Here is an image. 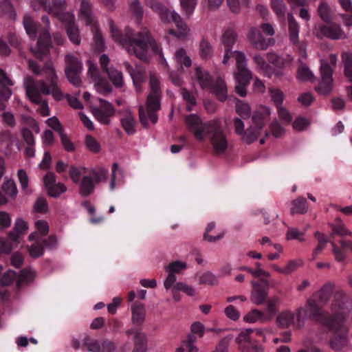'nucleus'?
Instances as JSON below:
<instances>
[{
    "label": "nucleus",
    "instance_id": "nucleus-6",
    "mask_svg": "<svg viewBox=\"0 0 352 352\" xmlns=\"http://www.w3.org/2000/svg\"><path fill=\"white\" fill-rule=\"evenodd\" d=\"M23 23L27 34L33 40L30 47L32 54L36 58L43 59L44 58V40L41 26L38 25L28 14L24 15Z\"/></svg>",
    "mask_w": 352,
    "mask_h": 352
},
{
    "label": "nucleus",
    "instance_id": "nucleus-41",
    "mask_svg": "<svg viewBox=\"0 0 352 352\" xmlns=\"http://www.w3.org/2000/svg\"><path fill=\"white\" fill-rule=\"evenodd\" d=\"M0 10L8 18L15 20L16 12L13 4L9 0H3L0 2Z\"/></svg>",
    "mask_w": 352,
    "mask_h": 352
},
{
    "label": "nucleus",
    "instance_id": "nucleus-45",
    "mask_svg": "<svg viewBox=\"0 0 352 352\" xmlns=\"http://www.w3.org/2000/svg\"><path fill=\"white\" fill-rule=\"evenodd\" d=\"M106 73L110 80L116 87H121L122 86L123 75L120 71L113 67H110L109 70H107Z\"/></svg>",
    "mask_w": 352,
    "mask_h": 352
},
{
    "label": "nucleus",
    "instance_id": "nucleus-60",
    "mask_svg": "<svg viewBox=\"0 0 352 352\" xmlns=\"http://www.w3.org/2000/svg\"><path fill=\"white\" fill-rule=\"evenodd\" d=\"M182 10L187 17H190L197 6V0H179Z\"/></svg>",
    "mask_w": 352,
    "mask_h": 352
},
{
    "label": "nucleus",
    "instance_id": "nucleus-35",
    "mask_svg": "<svg viewBox=\"0 0 352 352\" xmlns=\"http://www.w3.org/2000/svg\"><path fill=\"white\" fill-rule=\"evenodd\" d=\"M121 124L129 135H132L135 131L136 121L130 112L126 113L124 117L120 120Z\"/></svg>",
    "mask_w": 352,
    "mask_h": 352
},
{
    "label": "nucleus",
    "instance_id": "nucleus-30",
    "mask_svg": "<svg viewBox=\"0 0 352 352\" xmlns=\"http://www.w3.org/2000/svg\"><path fill=\"white\" fill-rule=\"evenodd\" d=\"M36 277V272L32 268H26L21 271L16 278L18 287L30 283Z\"/></svg>",
    "mask_w": 352,
    "mask_h": 352
},
{
    "label": "nucleus",
    "instance_id": "nucleus-54",
    "mask_svg": "<svg viewBox=\"0 0 352 352\" xmlns=\"http://www.w3.org/2000/svg\"><path fill=\"white\" fill-rule=\"evenodd\" d=\"M94 86L97 91L100 94L106 95L110 94L112 91V88L108 81L103 78H100L94 82Z\"/></svg>",
    "mask_w": 352,
    "mask_h": 352
},
{
    "label": "nucleus",
    "instance_id": "nucleus-47",
    "mask_svg": "<svg viewBox=\"0 0 352 352\" xmlns=\"http://www.w3.org/2000/svg\"><path fill=\"white\" fill-rule=\"evenodd\" d=\"M93 181L98 184L102 182H106L108 177V170L104 167L100 166L90 171Z\"/></svg>",
    "mask_w": 352,
    "mask_h": 352
},
{
    "label": "nucleus",
    "instance_id": "nucleus-31",
    "mask_svg": "<svg viewBox=\"0 0 352 352\" xmlns=\"http://www.w3.org/2000/svg\"><path fill=\"white\" fill-rule=\"evenodd\" d=\"M318 13L321 19L324 22L331 21L334 16L333 10L325 0L321 1L318 5Z\"/></svg>",
    "mask_w": 352,
    "mask_h": 352
},
{
    "label": "nucleus",
    "instance_id": "nucleus-49",
    "mask_svg": "<svg viewBox=\"0 0 352 352\" xmlns=\"http://www.w3.org/2000/svg\"><path fill=\"white\" fill-rule=\"evenodd\" d=\"M267 58L270 63L279 68H283L289 65L290 63L289 60L283 59L282 57L278 56L274 52L267 53Z\"/></svg>",
    "mask_w": 352,
    "mask_h": 352
},
{
    "label": "nucleus",
    "instance_id": "nucleus-3",
    "mask_svg": "<svg viewBox=\"0 0 352 352\" xmlns=\"http://www.w3.org/2000/svg\"><path fill=\"white\" fill-rule=\"evenodd\" d=\"M160 76L155 73H151L149 76V85L151 92L148 94L145 106L139 107V118L144 127L147 128L149 122L156 124L158 120L157 111L160 109V98L161 88Z\"/></svg>",
    "mask_w": 352,
    "mask_h": 352
},
{
    "label": "nucleus",
    "instance_id": "nucleus-10",
    "mask_svg": "<svg viewBox=\"0 0 352 352\" xmlns=\"http://www.w3.org/2000/svg\"><path fill=\"white\" fill-rule=\"evenodd\" d=\"M233 126L235 133L240 137L241 141L245 144H251L261 135L262 130L261 126H250L245 129L243 122L239 118L233 120Z\"/></svg>",
    "mask_w": 352,
    "mask_h": 352
},
{
    "label": "nucleus",
    "instance_id": "nucleus-21",
    "mask_svg": "<svg viewBox=\"0 0 352 352\" xmlns=\"http://www.w3.org/2000/svg\"><path fill=\"white\" fill-rule=\"evenodd\" d=\"M78 16L86 25H92L96 23L90 0H80Z\"/></svg>",
    "mask_w": 352,
    "mask_h": 352
},
{
    "label": "nucleus",
    "instance_id": "nucleus-59",
    "mask_svg": "<svg viewBox=\"0 0 352 352\" xmlns=\"http://www.w3.org/2000/svg\"><path fill=\"white\" fill-rule=\"evenodd\" d=\"M230 10L234 13H239L243 7H248L249 0H227Z\"/></svg>",
    "mask_w": 352,
    "mask_h": 352
},
{
    "label": "nucleus",
    "instance_id": "nucleus-2",
    "mask_svg": "<svg viewBox=\"0 0 352 352\" xmlns=\"http://www.w3.org/2000/svg\"><path fill=\"white\" fill-rule=\"evenodd\" d=\"M107 24L113 40L122 45L130 55H134L140 60L145 61L147 60L148 45H151L155 52L160 53L162 63L167 65L160 47L153 41L146 28L135 33L131 28L126 27L123 35L111 19H108Z\"/></svg>",
    "mask_w": 352,
    "mask_h": 352
},
{
    "label": "nucleus",
    "instance_id": "nucleus-44",
    "mask_svg": "<svg viewBox=\"0 0 352 352\" xmlns=\"http://www.w3.org/2000/svg\"><path fill=\"white\" fill-rule=\"evenodd\" d=\"M315 237L317 239L318 241V244L317 247L314 250L312 253V260L316 259L318 255L324 250L327 243H328V240L327 236L320 232H316L314 233Z\"/></svg>",
    "mask_w": 352,
    "mask_h": 352
},
{
    "label": "nucleus",
    "instance_id": "nucleus-5",
    "mask_svg": "<svg viewBox=\"0 0 352 352\" xmlns=\"http://www.w3.org/2000/svg\"><path fill=\"white\" fill-rule=\"evenodd\" d=\"M234 57L236 67V72L234 73L235 91L239 96L245 97L247 94L246 87L252 78V74L247 67L246 56L243 52L234 51Z\"/></svg>",
    "mask_w": 352,
    "mask_h": 352
},
{
    "label": "nucleus",
    "instance_id": "nucleus-29",
    "mask_svg": "<svg viewBox=\"0 0 352 352\" xmlns=\"http://www.w3.org/2000/svg\"><path fill=\"white\" fill-rule=\"evenodd\" d=\"M19 245V243L12 240L9 233L6 236H0V252L2 254H10Z\"/></svg>",
    "mask_w": 352,
    "mask_h": 352
},
{
    "label": "nucleus",
    "instance_id": "nucleus-58",
    "mask_svg": "<svg viewBox=\"0 0 352 352\" xmlns=\"http://www.w3.org/2000/svg\"><path fill=\"white\" fill-rule=\"evenodd\" d=\"M177 29L178 33L177 37L180 39H184L190 34V29L186 25V24L182 21L181 16H179V20H177L175 22Z\"/></svg>",
    "mask_w": 352,
    "mask_h": 352
},
{
    "label": "nucleus",
    "instance_id": "nucleus-57",
    "mask_svg": "<svg viewBox=\"0 0 352 352\" xmlns=\"http://www.w3.org/2000/svg\"><path fill=\"white\" fill-rule=\"evenodd\" d=\"M331 245L332 247V253L334 255L336 261L338 262H342L346 258V253L345 250L346 248H343L340 245V247H338L335 242L331 241Z\"/></svg>",
    "mask_w": 352,
    "mask_h": 352
},
{
    "label": "nucleus",
    "instance_id": "nucleus-8",
    "mask_svg": "<svg viewBox=\"0 0 352 352\" xmlns=\"http://www.w3.org/2000/svg\"><path fill=\"white\" fill-rule=\"evenodd\" d=\"M313 34L318 38L331 40H344L348 38V34L338 23H331L327 25H318L314 28Z\"/></svg>",
    "mask_w": 352,
    "mask_h": 352
},
{
    "label": "nucleus",
    "instance_id": "nucleus-24",
    "mask_svg": "<svg viewBox=\"0 0 352 352\" xmlns=\"http://www.w3.org/2000/svg\"><path fill=\"white\" fill-rule=\"evenodd\" d=\"M12 85V81L8 78L3 70L0 69V109L5 108L3 101L8 100L12 92L9 87Z\"/></svg>",
    "mask_w": 352,
    "mask_h": 352
},
{
    "label": "nucleus",
    "instance_id": "nucleus-14",
    "mask_svg": "<svg viewBox=\"0 0 352 352\" xmlns=\"http://www.w3.org/2000/svg\"><path fill=\"white\" fill-rule=\"evenodd\" d=\"M287 19L289 41L298 47L300 56L302 58H306V45L302 42L299 43L298 41L300 26L292 13L287 14Z\"/></svg>",
    "mask_w": 352,
    "mask_h": 352
},
{
    "label": "nucleus",
    "instance_id": "nucleus-39",
    "mask_svg": "<svg viewBox=\"0 0 352 352\" xmlns=\"http://www.w3.org/2000/svg\"><path fill=\"white\" fill-rule=\"evenodd\" d=\"M175 62L181 67H189L192 64L190 58L187 55L186 50L183 48L177 50L174 55Z\"/></svg>",
    "mask_w": 352,
    "mask_h": 352
},
{
    "label": "nucleus",
    "instance_id": "nucleus-40",
    "mask_svg": "<svg viewBox=\"0 0 352 352\" xmlns=\"http://www.w3.org/2000/svg\"><path fill=\"white\" fill-rule=\"evenodd\" d=\"M197 338L195 336L188 335L187 339L183 342L182 346L176 349V352H197L198 349L194 344Z\"/></svg>",
    "mask_w": 352,
    "mask_h": 352
},
{
    "label": "nucleus",
    "instance_id": "nucleus-1",
    "mask_svg": "<svg viewBox=\"0 0 352 352\" xmlns=\"http://www.w3.org/2000/svg\"><path fill=\"white\" fill-rule=\"evenodd\" d=\"M311 317L334 331L329 344L335 351H340L349 343L348 329L344 321L348 316L351 302L342 291H337L331 305V317L319 308L314 300L308 301Z\"/></svg>",
    "mask_w": 352,
    "mask_h": 352
},
{
    "label": "nucleus",
    "instance_id": "nucleus-32",
    "mask_svg": "<svg viewBox=\"0 0 352 352\" xmlns=\"http://www.w3.org/2000/svg\"><path fill=\"white\" fill-rule=\"evenodd\" d=\"M214 53V49L211 43L206 39L202 38L199 45V54L201 59H210Z\"/></svg>",
    "mask_w": 352,
    "mask_h": 352
},
{
    "label": "nucleus",
    "instance_id": "nucleus-56",
    "mask_svg": "<svg viewBox=\"0 0 352 352\" xmlns=\"http://www.w3.org/2000/svg\"><path fill=\"white\" fill-rule=\"evenodd\" d=\"M297 77L302 81H311L314 78L313 73L305 65H301L298 67Z\"/></svg>",
    "mask_w": 352,
    "mask_h": 352
},
{
    "label": "nucleus",
    "instance_id": "nucleus-52",
    "mask_svg": "<svg viewBox=\"0 0 352 352\" xmlns=\"http://www.w3.org/2000/svg\"><path fill=\"white\" fill-rule=\"evenodd\" d=\"M91 27V31L94 34V42L95 47L98 51H102L104 48L102 36L100 32L99 28L96 25H90Z\"/></svg>",
    "mask_w": 352,
    "mask_h": 352
},
{
    "label": "nucleus",
    "instance_id": "nucleus-22",
    "mask_svg": "<svg viewBox=\"0 0 352 352\" xmlns=\"http://www.w3.org/2000/svg\"><path fill=\"white\" fill-rule=\"evenodd\" d=\"M333 284L331 283H326L320 290L314 294V297L315 299H311V300H314L318 307H320L318 303L321 305L326 304L333 293ZM309 300H310V299L307 300V305H308ZM319 308L321 309L320 307ZM307 310L309 313V318L314 319L311 317V312L309 306H307Z\"/></svg>",
    "mask_w": 352,
    "mask_h": 352
},
{
    "label": "nucleus",
    "instance_id": "nucleus-42",
    "mask_svg": "<svg viewBox=\"0 0 352 352\" xmlns=\"http://www.w3.org/2000/svg\"><path fill=\"white\" fill-rule=\"evenodd\" d=\"M94 190V184L91 177L85 176L82 177L80 186V193L82 196H88L93 192Z\"/></svg>",
    "mask_w": 352,
    "mask_h": 352
},
{
    "label": "nucleus",
    "instance_id": "nucleus-12",
    "mask_svg": "<svg viewBox=\"0 0 352 352\" xmlns=\"http://www.w3.org/2000/svg\"><path fill=\"white\" fill-rule=\"evenodd\" d=\"M210 134L211 135L210 143L214 153L217 155L226 153L228 147V142L223 133L220 120H219Z\"/></svg>",
    "mask_w": 352,
    "mask_h": 352
},
{
    "label": "nucleus",
    "instance_id": "nucleus-28",
    "mask_svg": "<svg viewBox=\"0 0 352 352\" xmlns=\"http://www.w3.org/2000/svg\"><path fill=\"white\" fill-rule=\"evenodd\" d=\"M270 114V109L267 107L261 106L258 107L252 116L254 125L261 126L262 130L266 122L269 120Z\"/></svg>",
    "mask_w": 352,
    "mask_h": 352
},
{
    "label": "nucleus",
    "instance_id": "nucleus-61",
    "mask_svg": "<svg viewBox=\"0 0 352 352\" xmlns=\"http://www.w3.org/2000/svg\"><path fill=\"white\" fill-rule=\"evenodd\" d=\"M180 95L182 98L188 104V110L191 111L192 108L190 106H195L197 104L196 98L192 93L187 90L186 88H182L180 89Z\"/></svg>",
    "mask_w": 352,
    "mask_h": 352
},
{
    "label": "nucleus",
    "instance_id": "nucleus-11",
    "mask_svg": "<svg viewBox=\"0 0 352 352\" xmlns=\"http://www.w3.org/2000/svg\"><path fill=\"white\" fill-rule=\"evenodd\" d=\"M51 94L56 100L63 99V93L58 87V78L53 62L45 63V95Z\"/></svg>",
    "mask_w": 352,
    "mask_h": 352
},
{
    "label": "nucleus",
    "instance_id": "nucleus-36",
    "mask_svg": "<svg viewBox=\"0 0 352 352\" xmlns=\"http://www.w3.org/2000/svg\"><path fill=\"white\" fill-rule=\"evenodd\" d=\"M292 208H291V214H305L308 210V204L307 200L300 197L296 199H294L292 202Z\"/></svg>",
    "mask_w": 352,
    "mask_h": 352
},
{
    "label": "nucleus",
    "instance_id": "nucleus-50",
    "mask_svg": "<svg viewBox=\"0 0 352 352\" xmlns=\"http://www.w3.org/2000/svg\"><path fill=\"white\" fill-rule=\"evenodd\" d=\"M160 20L164 23H170L175 22L179 19V14L175 11H170L168 8H165L159 15Z\"/></svg>",
    "mask_w": 352,
    "mask_h": 352
},
{
    "label": "nucleus",
    "instance_id": "nucleus-17",
    "mask_svg": "<svg viewBox=\"0 0 352 352\" xmlns=\"http://www.w3.org/2000/svg\"><path fill=\"white\" fill-rule=\"evenodd\" d=\"M26 94L30 100L34 104H41L44 94V82L27 78L25 81Z\"/></svg>",
    "mask_w": 352,
    "mask_h": 352
},
{
    "label": "nucleus",
    "instance_id": "nucleus-25",
    "mask_svg": "<svg viewBox=\"0 0 352 352\" xmlns=\"http://www.w3.org/2000/svg\"><path fill=\"white\" fill-rule=\"evenodd\" d=\"M28 229V223L23 218L18 217L14 221L12 230L8 233L14 241L20 243V238L27 233Z\"/></svg>",
    "mask_w": 352,
    "mask_h": 352
},
{
    "label": "nucleus",
    "instance_id": "nucleus-51",
    "mask_svg": "<svg viewBox=\"0 0 352 352\" xmlns=\"http://www.w3.org/2000/svg\"><path fill=\"white\" fill-rule=\"evenodd\" d=\"M67 36L71 42L75 45H80V31L76 24L66 28Z\"/></svg>",
    "mask_w": 352,
    "mask_h": 352
},
{
    "label": "nucleus",
    "instance_id": "nucleus-7",
    "mask_svg": "<svg viewBox=\"0 0 352 352\" xmlns=\"http://www.w3.org/2000/svg\"><path fill=\"white\" fill-rule=\"evenodd\" d=\"M218 122L219 120L204 122L197 114H190L185 118L187 129L199 142L205 140Z\"/></svg>",
    "mask_w": 352,
    "mask_h": 352
},
{
    "label": "nucleus",
    "instance_id": "nucleus-64",
    "mask_svg": "<svg viewBox=\"0 0 352 352\" xmlns=\"http://www.w3.org/2000/svg\"><path fill=\"white\" fill-rule=\"evenodd\" d=\"M332 233L331 235L338 234L340 236H344L346 235H350L352 236V232H351L346 226L342 222L340 221L338 224L333 225L331 226Z\"/></svg>",
    "mask_w": 352,
    "mask_h": 352
},
{
    "label": "nucleus",
    "instance_id": "nucleus-46",
    "mask_svg": "<svg viewBox=\"0 0 352 352\" xmlns=\"http://www.w3.org/2000/svg\"><path fill=\"white\" fill-rule=\"evenodd\" d=\"M254 331L252 329H247L241 331L236 338V342L239 344V349L241 351L243 346H246L253 340L251 337V333Z\"/></svg>",
    "mask_w": 352,
    "mask_h": 352
},
{
    "label": "nucleus",
    "instance_id": "nucleus-27",
    "mask_svg": "<svg viewBox=\"0 0 352 352\" xmlns=\"http://www.w3.org/2000/svg\"><path fill=\"white\" fill-rule=\"evenodd\" d=\"M131 322L134 325H142L145 320L146 309L144 305L139 302H135L131 307Z\"/></svg>",
    "mask_w": 352,
    "mask_h": 352
},
{
    "label": "nucleus",
    "instance_id": "nucleus-19",
    "mask_svg": "<svg viewBox=\"0 0 352 352\" xmlns=\"http://www.w3.org/2000/svg\"><path fill=\"white\" fill-rule=\"evenodd\" d=\"M67 187L61 182H56V177L54 173L47 172L45 173V191L48 196L57 198L61 194L65 192Z\"/></svg>",
    "mask_w": 352,
    "mask_h": 352
},
{
    "label": "nucleus",
    "instance_id": "nucleus-34",
    "mask_svg": "<svg viewBox=\"0 0 352 352\" xmlns=\"http://www.w3.org/2000/svg\"><path fill=\"white\" fill-rule=\"evenodd\" d=\"M65 72H81L82 63L74 55L67 54L65 56Z\"/></svg>",
    "mask_w": 352,
    "mask_h": 352
},
{
    "label": "nucleus",
    "instance_id": "nucleus-26",
    "mask_svg": "<svg viewBox=\"0 0 352 352\" xmlns=\"http://www.w3.org/2000/svg\"><path fill=\"white\" fill-rule=\"evenodd\" d=\"M252 289L250 295L251 302L256 305H261L265 302L268 297V291L256 282H251Z\"/></svg>",
    "mask_w": 352,
    "mask_h": 352
},
{
    "label": "nucleus",
    "instance_id": "nucleus-55",
    "mask_svg": "<svg viewBox=\"0 0 352 352\" xmlns=\"http://www.w3.org/2000/svg\"><path fill=\"white\" fill-rule=\"evenodd\" d=\"M17 177L22 190L25 194H30L32 191L28 188L29 179L25 170L23 169H19L17 173Z\"/></svg>",
    "mask_w": 352,
    "mask_h": 352
},
{
    "label": "nucleus",
    "instance_id": "nucleus-53",
    "mask_svg": "<svg viewBox=\"0 0 352 352\" xmlns=\"http://www.w3.org/2000/svg\"><path fill=\"white\" fill-rule=\"evenodd\" d=\"M186 263L181 261H175L166 265L165 267V270L166 272H170L175 274L181 273L183 270H186Z\"/></svg>",
    "mask_w": 352,
    "mask_h": 352
},
{
    "label": "nucleus",
    "instance_id": "nucleus-15",
    "mask_svg": "<svg viewBox=\"0 0 352 352\" xmlns=\"http://www.w3.org/2000/svg\"><path fill=\"white\" fill-rule=\"evenodd\" d=\"M332 68L324 60L321 61V80L316 90L322 95L329 94L333 88Z\"/></svg>",
    "mask_w": 352,
    "mask_h": 352
},
{
    "label": "nucleus",
    "instance_id": "nucleus-9",
    "mask_svg": "<svg viewBox=\"0 0 352 352\" xmlns=\"http://www.w3.org/2000/svg\"><path fill=\"white\" fill-rule=\"evenodd\" d=\"M307 310L302 307L299 308L296 314L289 310H285L278 315L276 322L283 328H288L293 325L296 329H300L304 325Z\"/></svg>",
    "mask_w": 352,
    "mask_h": 352
},
{
    "label": "nucleus",
    "instance_id": "nucleus-23",
    "mask_svg": "<svg viewBox=\"0 0 352 352\" xmlns=\"http://www.w3.org/2000/svg\"><path fill=\"white\" fill-rule=\"evenodd\" d=\"M238 38L236 28L234 24H229L223 30L220 36L221 43L224 48H232Z\"/></svg>",
    "mask_w": 352,
    "mask_h": 352
},
{
    "label": "nucleus",
    "instance_id": "nucleus-13",
    "mask_svg": "<svg viewBox=\"0 0 352 352\" xmlns=\"http://www.w3.org/2000/svg\"><path fill=\"white\" fill-rule=\"evenodd\" d=\"M66 9V3L63 0L53 1L52 6H50L48 12L56 16L63 23L65 28L75 25V16L72 12H64Z\"/></svg>",
    "mask_w": 352,
    "mask_h": 352
},
{
    "label": "nucleus",
    "instance_id": "nucleus-63",
    "mask_svg": "<svg viewBox=\"0 0 352 352\" xmlns=\"http://www.w3.org/2000/svg\"><path fill=\"white\" fill-rule=\"evenodd\" d=\"M218 280V277L210 272L204 273L199 278V283L204 285H215Z\"/></svg>",
    "mask_w": 352,
    "mask_h": 352
},
{
    "label": "nucleus",
    "instance_id": "nucleus-33",
    "mask_svg": "<svg viewBox=\"0 0 352 352\" xmlns=\"http://www.w3.org/2000/svg\"><path fill=\"white\" fill-rule=\"evenodd\" d=\"M252 61L256 65V69L265 76L270 74V67L265 58L260 54H256L252 56Z\"/></svg>",
    "mask_w": 352,
    "mask_h": 352
},
{
    "label": "nucleus",
    "instance_id": "nucleus-43",
    "mask_svg": "<svg viewBox=\"0 0 352 352\" xmlns=\"http://www.w3.org/2000/svg\"><path fill=\"white\" fill-rule=\"evenodd\" d=\"M129 12L135 18V19L140 22L142 19L144 14L143 7L142 6L139 0H132L129 3Z\"/></svg>",
    "mask_w": 352,
    "mask_h": 352
},
{
    "label": "nucleus",
    "instance_id": "nucleus-20",
    "mask_svg": "<svg viewBox=\"0 0 352 352\" xmlns=\"http://www.w3.org/2000/svg\"><path fill=\"white\" fill-rule=\"evenodd\" d=\"M127 336H133V349L132 352H146L147 350V338L142 331L131 329L126 331Z\"/></svg>",
    "mask_w": 352,
    "mask_h": 352
},
{
    "label": "nucleus",
    "instance_id": "nucleus-18",
    "mask_svg": "<svg viewBox=\"0 0 352 352\" xmlns=\"http://www.w3.org/2000/svg\"><path fill=\"white\" fill-rule=\"evenodd\" d=\"M101 104L99 107H93L92 113L96 119L102 124H109L110 123V118L115 114V109L113 106L109 102L99 99Z\"/></svg>",
    "mask_w": 352,
    "mask_h": 352
},
{
    "label": "nucleus",
    "instance_id": "nucleus-48",
    "mask_svg": "<svg viewBox=\"0 0 352 352\" xmlns=\"http://www.w3.org/2000/svg\"><path fill=\"white\" fill-rule=\"evenodd\" d=\"M101 340L93 339L85 336L82 340V347H86L90 352H100Z\"/></svg>",
    "mask_w": 352,
    "mask_h": 352
},
{
    "label": "nucleus",
    "instance_id": "nucleus-16",
    "mask_svg": "<svg viewBox=\"0 0 352 352\" xmlns=\"http://www.w3.org/2000/svg\"><path fill=\"white\" fill-rule=\"evenodd\" d=\"M247 38L250 45L258 50H266L274 44V38L266 39L257 27H252L247 34Z\"/></svg>",
    "mask_w": 352,
    "mask_h": 352
},
{
    "label": "nucleus",
    "instance_id": "nucleus-37",
    "mask_svg": "<svg viewBox=\"0 0 352 352\" xmlns=\"http://www.w3.org/2000/svg\"><path fill=\"white\" fill-rule=\"evenodd\" d=\"M244 320L247 322H265L270 321V318H267L264 314L258 309H254L248 313L243 318Z\"/></svg>",
    "mask_w": 352,
    "mask_h": 352
},
{
    "label": "nucleus",
    "instance_id": "nucleus-4",
    "mask_svg": "<svg viewBox=\"0 0 352 352\" xmlns=\"http://www.w3.org/2000/svg\"><path fill=\"white\" fill-rule=\"evenodd\" d=\"M192 80L193 83H197L202 89L214 94L219 100L224 101L227 98V85L222 78H218L212 84V77L208 72L201 67H196Z\"/></svg>",
    "mask_w": 352,
    "mask_h": 352
},
{
    "label": "nucleus",
    "instance_id": "nucleus-62",
    "mask_svg": "<svg viewBox=\"0 0 352 352\" xmlns=\"http://www.w3.org/2000/svg\"><path fill=\"white\" fill-rule=\"evenodd\" d=\"M233 337L231 335H228L222 338L217 344L214 349L210 352H228V347Z\"/></svg>",
    "mask_w": 352,
    "mask_h": 352
},
{
    "label": "nucleus",
    "instance_id": "nucleus-38",
    "mask_svg": "<svg viewBox=\"0 0 352 352\" xmlns=\"http://www.w3.org/2000/svg\"><path fill=\"white\" fill-rule=\"evenodd\" d=\"M271 6L277 16V17L281 20L284 21L285 17V13L287 10V6L283 0H270Z\"/></svg>",
    "mask_w": 352,
    "mask_h": 352
}]
</instances>
